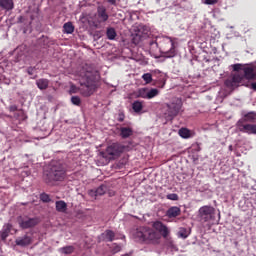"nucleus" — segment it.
Returning <instances> with one entry per match:
<instances>
[{"mask_svg": "<svg viewBox=\"0 0 256 256\" xmlns=\"http://www.w3.org/2000/svg\"><path fill=\"white\" fill-rule=\"evenodd\" d=\"M170 233L171 230L167 225L161 221H155L152 223V228L147 226L138 228L135 232V238L146 245H159L162 237L167 239Z\"/></svg>", "mask_w": 256, "mask_h": 256, "instance_id": "nucleus-1", "label": "nucleus"}, {"mask_svg": "<svg viewBox=\"0 0 256 256\" xmlns=\"http://www.w3.org/2000/svg\"><path fill=\"white\" fill-rule=\"evenodd\" d=\"M78 76L80 77V88H77L75 85H71L70 94L79 93L80 91L83 97H91V95L95 93V89H97L99 76L97 73L85 70V68L81 69Z\"/></svg>", "mask_w": 256, "mask_h": 256, "instance_id": "nucleus-2", "label": "nucleus"}, {"mask_svg": "<svg viewBox=\"0 0 256 256\" xmlns=\"http://www.w3.org/2000/svg\"><path fill=\"white\" fill-rule=\"evenodd\" d=\"M233 69L235 73L225 81V85L229 89H235L239 85H246L247 81L256 77V68L251 66L235 64L233 65Z\"/></svg>", "mask_w": 256, "mask_h": 256, "instance_id": "nucleus-3", "label": "nucleus"}, {"mask_svg": "<svg viewBox=\"0 0 256 256\" xmlns=\"http://www.w3.org/2000/svg\"><path fill=\"white\" fill-rule=\"evenodd\" d=\"M65 177H67V173L65 168L62 165L58 164L52 166L49 173L46 174L47 183H53L55 181H64Z\"/></svg>", "mask_w": 256, "mask_h": 256, "instance_id": "nucleus-4", "label": "nucleus"}, {"mask_svg": "<svg viewBox=\"0 0 256 256\" xmlns=\"http://www.w3.org/2000/svg\"><path fill=\"white\" fill-rule=\"evenodd\" d=\"M125 151H129L128 146L120 143H113L106 148L104 157H106V159H118V157H121V154L125 153Z\"/></svg>", "mask_w": 256, "mask_h": 256, "instance_id": "nucleus-5", "label": "nucleus"}, {"mask_svg": "<svg viewBox=\"0 0 256 256\" xmlns=\"http://www.w3.org/2000/svg\"><path fill=\"white\" fill-rule=\"evenodd\" d=\"M167 115L170 119L177 117L181 113L183 107V102L181 99H175L172 103L167 104Z\"/></svg>", "mask_w": 256, "mask_h": 256, "instance_id": "nucleus-6", "label": "nucleus"}, {"mask_svg": "<svg viewBox=\"0 0 256 256\" xmlns=\"http://www.w3.org/2000/svg\"><path fill=\"white\" fill-rule=\"evenodd\" d=\"M135 95L141 99H153L159 95V90L157 88H140L135 92Z\"/></svg>", "mask_w": 256, "mask_h": 256, "instance_id": "nucleus-7", "label": "nucleus"}, {"mask_svg": "<svg viewBox=\"0 0 256 256\" xmlns=\"http://www.w3.org/2000/svg\"><path fill=\"white\" fill-rule=\"evenodd\" d=\"M200 219L207 223V221H211L213 217H215V208L211 206H203L199 209Z\"/></svg>", "mask_w": 256, "mask_h": 256, "instance_id": "nucleus-8", "label": "nucleus"}, {"mask_svg": "<svg viewBox=\"0 0 256 256\" xmlns=\"http://www.w3.org/2000/svg\"><path fill=\"white\" fill-rule=\"evenodd\" d=\"M18 223H19L21 229H29L31 227H35V225H38L39 219L20 217V218H18Z\"/></svg>", "mask_w": 256, "mask_h": 256, "instance_id": "nucleus-9", "label": "nucleus"}, {"mask_svg": "<svg viewBox=\"0 0 256 256\" xmlns=\"http://www.w3.org/2000/svg\"><path fill=\"white\" fill-rule=\"evenodd\" d=\"M237 127L241 133H247L248 135H256V124H243L242 121H238Z\"/></svg>", "mask_w": 256, "mask_h": 256, "instance_id": "nucleus-10", "label": "nucleus"}, {"mask_svg": "<svg viewBox=\"0 0 256 256\" xmlns=\"http://www.w3.org/2000/svg\"><path fill=\"white\" fill-rule=\"evenodd\" d=\"M97 13L99 23H105V21L109 19V14H107V8H105V6H99L97 9Z\"/></svg>", "mask_w": 256, "mask_h": 256, "instance_id": "nucleus-11", "label": "nucleus"}, {"mask_svg": "<svg viewBox=\"0 0 256 256\" xmlns=\"http://www.w3.org/2000/svg\"><path fill=\"white\" fill-rule=\"evenodd\" d=\"M181 215V208L177 206H172L166 211V217L169 219H175Z\"/></svg>", "mask_w": 256, "mask_h": 256, "instance_id": "nucleus-12", "label": "nucleus"}, {"mask_svg": "<svg viewBox=\"0 0 256 256\" xmlns=\"http://www.w3.org/2000/svg\"><path fill=\"white\" fill-rule=\"evenodd\" d=\"M133 135V128L131 127H121L120 128V136L122 139H127Z\"/></svg>", "mask_w": 256, "mask_h": 256, "instance_id": "nucleus-13", "label": "nucleus"}, {"mask_svg": "<svg viewBox=\"0 0 256 256\" xmlns=\"http://www.w3.org/2000/svg\"><path fill=\"white\" fill-rule=\"evenodd\" d=\"M16 245H19L20 247H27V245H31V237L24 236L22 238H17Z\"/></svg>", "mask_w": 256, "mask_h": 256, "instance_id": "nucleus-14", "label": "nucleus"}, {"mask_svg": "<svg viewBox=\"0 0 256 256\" xmlns=\"http://www.w3.org/2000/svg\"><path fill=\"white\" fill-rule=\"evenodd\" d=\"M36 85L38 87V89H41V91L47 89V87H49V80L42 78V79H38L36 81Z\"/></svg>", "mask_w": 256, "mask_h": 256, "instance_id": "nucleus-15", "label": "nucleus"}, {"mask_svg": "<svg viewBox=\"0 0 256 256\" xmlns=\"http://www.w3.org/2000/svg\"><path fill=\"white\" fill-rule=\"evenodd\" d=\"M0 7L6 9V11H11L13 9V0H0Z\"/></svg>", "mask_w": 256, "mask_h": 256, "instance_id": "nucleus-16", "label": "nucleus"}, {"mask_svg": "<svg viewBox=\"0 0 256 256\" xmlns=\"http://www.w3.org/2000/svg\"><path fill=\"white\" fill-rule=\"evenodd\" d=\"M56 211L59 213H65L67 211V203L63 200L56 201Z\"/></svg>", "mask_w": 256, "mask_h": 256, "instance_id": "nucleus-17", "label": "nucleus"}, {"mask_svg": "<svg viewBox=\"0 0 256 256\" xmlns=\"http://www.w3.org/2000/svg\"><path fill=\"white\" fill-rule=\"evenodd\" d=\"M102 237L105 241H113L115 239V232L111 230H106L103 234Z\"/></svg>", "mask_w": 256, "mask_h": 256, "instance_id": "nucleus-18", "label": "nucleus"}, {"mask_svg": "<svg viewBox=\"0 0 256 256\" xmlns=\"http://www.w3.org/2000/svg\"><path fill=\"white\" fill-rule=\"evenodd\" d=\"M132 109H133V111H135V113H141V111H143V102L135 101L132 104Z\"/></svg>", "mask_w": 256, "mask_h": 256, "instance_id": "nucleus-19", "label": "nucleus"}, {"mask_svg": "<svg viewBox=\"0 0 256 256\" xmlns=\"http://www.w3.org/2000/svg\"><path fill=\"white\" fill-rule=\"evenodd\" d=\"M64 32L71 34L75 31V27H73V24L71 22H67L63 26Z\"/></svg>", "mask_w": 256, "mask_h": 256, "instance_id": "nucleus-20", "label": "nucleus"}, {"mask_svg": "<svg viewBox=\"0 0 256 256\" xmlns=\"http://www.w3.org/2000/svg\"><path fill=\"white\" fill-rule=\"evenodd\" d=\"M106 35L110 41H113L115 37H117V31L114 30V28H108L106 31Z\"/></svg>", "mask_w": 256, "mask_h": 256, "instance_id": "nucleus-21", "label": "nucleus"}, {"mask_svg": "<svg viewBox=\"0 0 256 256\" xmlns=\"http://www.w3.org/2000/svg\"><path fill=\"white\" fill-rule=\"evenodd\" d=\"M180 137H183V139H189L191 137V132L187 128H182L179 130Z\"/></svg>", "mask_w": 256, "mask_h": 256, "instance_id": "nucleus-22", "label": "nucleus"}, {"mask_svg": "<svg viewBox=\"0 0 256 256\" xmlns=\"http://www.w3.org/2000/svg\"><path fill=\"white\" fill-rule=\"evenodd\" d=\"M75 251V248L73 246H66L60 249V253H63L64 255H71Z\"/></svg>", "mask_w": 256, "mask_h": 256, "instance_id": "nucleus-23", "label": "nucleus"}, {"mask_svg": "<svg viewBox=\"0 0 256 256\" xmlns=\"http://www.w3.org/2000/svg\"><path fill=\"white\" fill-rule=\"evenodd\" d=\"M171 48L166 52V57H175V43L173 40H170Z\"/></svg>", "mask_w": 256, "mask_h": 256, "instance_id": "nucleus-24", "label": "nucleus"}, {"mask_svg": "<svg viewBox=\"0 0 256 256\" xmlns=\"http://www.w3.org/2000/svg\"><path fill=\"white\" fill-rule=\"evenodd\" d=\"M244 117H245V121H249L250 123H253V121L256 120V113L250 112V113H247Z\"/></svg>", "mask_w": 256, "mask_h": 256, "instance_id": "nucleus-25", "label": "nucleus"}, {"mask_svg": "<svg viewBox=\"0 0 256 256\" xmlns=\"http://www.w3.org/2000/svg\"><path fill=\"white\" fill-rule=\"evenodd\" d=\"M178 237H181L182 239H187L189 237V231L185 228H180L178 232Z\"/></svg>", "mask_w": 256, "mask_h": 256, "instance_id": "nucleus-26", "label": "nucleus"}, {"mask_svg": "<svg viewBox=\"0 0 256 256\" xmlns=\"http://www.w3.org/2000/svg\"><path fill=\"white\" fill-rule=\"evenodd\" d=\"M142 79L148 85L153 81V76L151 75V73H146V74H143Z\"/></svg>", "mask_w": 256, "mask_h": 256, "instance_id": "nucleus-27", "label": "nucleus"}, {"mask_svg": "<svg viewBox=\"0 0 256 256\" xmlns=\"http://www.w3.org/2000/svg\"><path fill=\"white\" fill-rule=\"evenodd\" d=\"M107 191V187H105V186H99L97 189H96V191H95V193H96V195H105V192Z\"/></svg>", "mask_w": 256, "mask_h": 256, "instance_id": "nucleus-28", "label": "nucleus"}, {"mask_svg": "<svg viewBox=\"0 0 256 256\" xmlns=\"http://www.w3.org/2000/svg\"><path fill=\"white\" fill-rule=\"evenodd\" d=\"M71 103L79 107V105H81V98H79V96H73L71 98Z\"/></svg>", "mask_w": 256, "mask_h": 256, "instance_id": "nucleus-29", "label": "nucleus"}, {"mask_svg": "<svg viewBox=\"0 0 256 256\" xmlns=\"http://www.w3.org/2000/svg\"><path fill=\"white\" fill-rule=\"evenodd\" d=\"M166 198L169 199L170 201H179V196L175 193L168 194Z\"/></svg>", "mask_w": 256, "mask_h": 256, "instance_id": "nucleus-30", "label": "nucleus"}, {"mask_svg": "<svg viewBox=\"0 0 256 256\" xmlns=\"http://www.w3.org/2000/svg\"><path fill=\"white\" fill-rule=\"evenodd\" d=\"M132 43H134V45H139V43H141V34H136L132 39Z\"/></svg>", "mask_w": 256, "mask_h": 256, "instance_id": "nucleus-31", "label": "nucleus"}, {"mask_svg": "<svg viewBox=\"0 0 256 256\" xmlns=\"http://www.w3.org/2000/svg\"><path fill=\"white\" fill-rule=\"evenodd\" d=\"M40 199H41L44 203H49V195H47V194H41Z\"/></svg>", "mask_w": 256, "mask_h": 256, "instance_id": "nucleus-32", "label": "nucleus"}, {"mask_svg": "<svg viewBox=\"0 0 256 256\" xmlns=\"http://www.w3.org/2000/svg\"><path fill=\"white\" fill-rule=\"evenodd\" d=\"M7 237H9V232H7L6 230H3L1 233V239L3 241H5V239H7Z\"/></svg>", "mask_w": 256, "mask_h": 256, "instance_id": "nucleus-33", "label": "nucleus"}, {"mask_svg": "<svg viewBox=\"0 0 256 256\" xmlns=\"http://www.w3.org/2000/svg\"><path fill=\"white\" fill-rule=\"evenodd\" d=\"M119 251H121V246L119 245H114L112 248V253H119Z\"/></svg>", "mask_w": 256, "mask_h": 256, "instance_id": "nucleus-34", "label": "nucleus"}, {"mask_svg": "<svg viewBox=\"0 0 256 256\" xmlns=\"http://www.w3.org/2000/svg\"><path fill=\"white\" fill-rule=\"evenodd\" d=\"M219 0H205V5H215Z\"/></svg>", "mask_w": 256, "mask_h": 256, "instance_id": "nucleus-35", "label": "nucleus"}, {"mask_svg": "<svg viewBox=\"0 0 256 256\" xmlns=\"http://www.w3.org/2000/svg\"><path fill=\"white\" fill-rule=\"evenodd\" d=\"M12 225L11 224H6L4 226V231H6L7 233H11V229H12Z\"/></svg>", "mask_w": 256, "mask_h": 256, "instance_id": "nucleus-36", "label": "nucleus"}, {"mask_svg": "<svg viewBox=\"0 0 256 256\" xmlns=\"http://www.w3.org/2000/svg\"><path fill=\"white\" fill-rule=\"evenodd\" d=\"M106 1H107V3H110V5H117V2L119 0H106Z\"/></svg>", "mask_w": 256, "mask_h": 256, "instance_id": "nucleus-37", "label": "nucleus"}, {"mask_svg": "<svg viewBox=\"0 0 256 256\" xmlns=\"http://www.w3.org/2000/svg\"><path fill=\"white\" fill-rule=\"evenodd\" d=\"M251 89H253L254 91H256V82L251 84Z\"/></svg>", "mask_w": 256, "mask_h": 256, "instance_id": "nucleus-38", "label": "nucleus"}, {"mask_svg": "<svg viewBox=\"0 0 256 256\" xmlns=\"http://www.w3.org/2000/svg\"><path fill=\"white\" fill-rule=\"evenodd\" d=\"M230 151L233 149V146H229Z\"/></svg>", "mask_w": 256, "mask_h": 256, "instance_id": "nucleus-39", "label": "nucleus"}]
</instances>
